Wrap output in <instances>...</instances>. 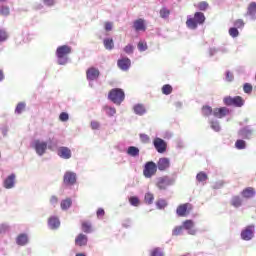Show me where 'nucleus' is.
<instances>
[{
	"instance_id": "obj_13",
	"label": "nucleus",
	"mask_w": 256,
	"mask_h": 256,
	"mask_svg": "<svg viewBox=\"0 0 256 256\" xmlns=\"http://www.w3.org/2000/svg\"><path fill=\"white\" fill-rule=\"evenodd\" d=\"M156 167L159 171H167L171 167V160L169 158L162 157L158 160Z\"/></svg>"
},
{
	"instance_id": "obj_53",
	"label": "nucleus",
	"mask_w": 256,
	"mask_h": 256,
	"mask_svg": "<svg viewBox=\"0 0 256 256\" xmlns=\"http://www.w3.org/2000/svg\"><path fill=\"white\" fill-rule=\"evenodd\" d=\"M7 41V33L5 31L0 30V43Z\"/></svg>"
},
{
	"instance_id": "obj_19",
	"label": "nucleus",
	"mask_w": 256,
	"mask_h": 256,
	"mask_svg": "<svg viewBox=\"0 0 256 256\" xmlns=\"http://www.w3.org/2000/svg\"><path fill=\"white\" fill-rule=\"evenodd\" d=\"M87 235L85 234H79L76 238H75V245H77L78 247H85V245H87Z\"/></svg>"
},
{
	"instance_id": "obj_58",
	"label": "nucleus",
	"mask_w": 256,
	"mask_h": 256,
	"mask_svg": "<svg viewBox=\"0 0 256 256\" xmlns=\"http://www.w3.org/2000/svg\"><path fill=\"white\" fill-rule=\"evenodd\" d=\"M50 203L51 205H57V203H59V198H57V196H52L50 198Z\"/></svg>"
},
{
	"instance_id": "obj_12",
	"label": "nucleus",
	"mask_w": 256,
	"mask_h": 256,
	"mask_svg": "<svg viewBox=\"0 0 256 256\" xmlns=\"http://www.w3.org/2000/svg\"><path fill=\"white\" fill-rule=\"evenodd\" d=\"M117 65L121 71H129L131 69V59L122 56L118 61Z\"/></svg>"
},
{
	"instance_id": "obj_63",
	"label": "nucleus",
	"mask_w": 256,
	"mask_h": 256,
	"mask_svg": "<svg viewBox=\"0 0 256 256\" xmlns=\"http://www.w3.org/2000/svg\"><path fill=\"white\" fill-rule=\"evenodd\" d=\"M75 256H87V255H85L84 253H78Z\"/></svg>"
},
{
	"instance_id": "obj_51",
	"label": "nucleus",
	"mask_w": 256,
	"mask_h": 256,
	"mask_svg": "<svg viewBox=\"0 0 256 256\" xmlns=\"http://www.w3.org/2000/svg\"><path fill=\"white\" fill-rule=\"evenodd\" d=\"M218 51H223V53H227V50L225 49L210 48L209 50L210 57H213V55H216Z\"/></svg>"
},
{
	"instance_id": "obj_18",
	"label": "nucleus",
	"mask_w": 256,
	"mask_h": 256,
	"mask_svg": "<svg viewBox=\"0 0 256 256\" xmlns=\"http://www.w3.org/2000/svg\"><path fill=\"white\" fill-rule=\"evenodd\" d=\"M58 155L62 159H71V149L67 147L58 148Z\"/></svg>"
},
{
	"instance_id": "obj_39",
	"label": "nucleus",
	"mask_w": 256,
	"mask_h": 256,
	"mask_svg": "<svg viewBox=\"0 0 256 256\" xmlns=\"http://www.w3.org/2000/svg\"><path fill=\"white\" fill-rule=\"evenodd\" d=\"M196 179H197V181H199V183H203L204 181H207V179H209V177L207 176V173L199 172L196 175Z\"/></svg>"
},
{
	"instance_id": "obj_33",
	"label": "nucleus",
	"mask_w": 256,
	"mask_h": 256,
	"mask_svg": "<svg viewBox=\"0 0 256 256\" xmlns=\"http://www.w3.org/2000/svg\"><path fill=\"white\" fill-rule=\"evenodd\" d=\"M144 201L147 203V205H152L153 201H155V196L153 193L148 192L145 194Z\"/></svg>"
},
{
	"instance_id": "obj_32",
	"label": "nucleus",
	"mask_w": 256,
	"mask_h": 256,
	"mask_svg": "<svg viewBox=\"0 0 256 256\" xmlns=\"http://www.w3.org/2000/svg\"><path fill=\"white\" fill-rule=\"evenodd\" d=\"M239 135L240 137H242V139H249L250 137L253 136V131L252 130H240L239 131Z\"/></svg>"
},
{
	"instance_id": "obj_22",
	"label": "nucleus",
	"mask_w": 256,
	"mask_h": 256,
	"mask_svg": "<svg viewBox=\"0 0 256 256\" xmlns=\"http://www.w3.org/2000/svg\"><path fill=\"white\" fill-rule=\"evenodd\" d=\"M48 225L50 229H59L61 222L59 221V218L52 216L48 219Z\"/></svg>"
},
{
	"instance_id": "obj_37",
	"label": "nucleus",
	"mask_w": 256,
	"mask_h": 256,
	"mask_svg": "<svg viewBox=\"0 0 256 256\" xmlns=\"http://www.w3.org/2000/svg\"><path fill=\"white\" fill-rule=\"evenodd\" d=\"M234 79H235V76L233 75V72L227 70L225 72V77H224V80L226 81V83H232Z\"/></svg>"
},
{
	"instance_id": "obj_45",
	"label": "nucleus",
	"mask_w": 256,
	"mask_h": 256,
	"mask_svg": "<svg viewBox=\"0 0 256 256\" xmlns=\"http://www.w3.org/2000/svg\"><path fill=\"white\" fill-rule=\"evenodd\" d=\"M59 120L62 121V123H67V121H69V113L67 112L60 113Z\"/></svg>"
},
{
	"instance_id": "obj_61",
	"label": "nucleus",
	"mask_w": 256,
	"mask_h": 256,
	"mask_svg": "<svg viewBox=\"0 0 256 256\" xmlns=\"http://www.w3.org/2000/svg\"><path fill=\"white\" fill-rule=\"evenodd\" d=\"M4 79H5V73L3 72V70H0V83L4 81Z\"/></svg>"
},
{
	"instance_id": "obj_26",
	"label": "nucleus",
	"mask_w": 256,
	"mask_h": 256,
	"mask_svg": "<svg viewBox=\"0 0 256 256\" xmlns=\"http://www.w3.org/2000/svg\"><path fill=\"white\" fill-rule=\"evenodd\" d=\"M230 205L238 209V207H241V205H243V199H241L239 196H233L231 198Z\"/></svg>"
},
{
	"instance_id": "obj_9",
	"label": "nucleus",
	"mask_w": 256,
	"mask_h": 256,
	"mask_svg": "<svg viewBox=\"0 0 256 256\" xmlns=\"http://www.w3.org/2000/svg\"><path fill=\"white\" fill-rule=\"evenodd\" d=\"M193 209V205L190 203H184L180 204L176 209V214L178 217H187L191 213V210Z\"/></svg>"
},
{
	"instance_id": "obj_56",
	"label": "nucleus",
	"mask_w": 256,
	"mask_h": 256,
	"mask_svg": "<svg viewBox=\"0 0 256 256\" xmlns=\"http://www.w3.org/2000/svg\"><path fill=\"white\" fill-rule=\"evenodd\" d=\"M140 139L142 143H149V137L147 136V134H140Z\"/></svg>"
},
{
	"instance_id": "obj_60",
	"label": "nucleus",
	"mask_w": 256,
	"mask_h": 256,
	"mask_svg": "<svg viewBox=\"0 0 256 256\" xmlns=\"http://www.w3.org/2000/svg\"><path fill=\"white\" fill-rule=\"evenodd\" d=\"M113 29V23L106 22L105 23V31H111Z\"/></svg>"
},
{
	"instance_id": "obj_20",
	"label": "nucleus",
	"mask_w": 256,
	"mask_h": 256,
	"mask_svg": "<svg viewBox=\"0 0 256 256\" xmlns=\"http://www.w3.org/2000/svg\"><path fill=\"white\" fill-rule=\"evenodd\" d=\"M4 187L5 189H13V187H15V174L9 175L4 180Z\"/></svg>"
},
{
	"instance_id": "obj_31",
	"label": "nucleus",
	"mask_w": 256,
	"mask_h": 256,
	"mask_svg": "<svg viewBox=\"0 0 256 256\" xmlns=\"http://www.w3.org/2000/svg\"><path fill=\"white\" fill-rule=\"evenodd\" d=\"M25 107H27V104H25V102H19L15 108V114L21 115V113L25 111Z\"/></svg>"
},
{
	"instance_id": "obj_59",
	"label": "nucleus",
	"mask_w": 256,
	"mask_h": 256,
	"mask_svg": "<svg viewBox=\"0 0 256 256\" xmlns=\"http://www.w3.org/2000/svg\"><path fill=\"white\" fill-rule=\"evenodd\" d=\"M97 217H104L105 216V210L103 208H99L96 212Z\"/></svg>"
},
{
	"instance_id": "obj_16",
	"label": "nucleus",
	"mask_w": 256,
	"mask_h": 256,
	"mask_svg": "<svg viewBox=\"0 0 256 256\" xmlns=\"http://www.w3.org/2000/svg\"><path fill=\"white\" fill-rule=\"evenodd\" d=\"M245 17H250V19H252V21H255V19H256V2H251L248 5Z\"/></svg>"
},
{
	"instance_id": "obj_6",
	"label": "nucleus",
	"mask_w": 256,
	"mask_h": 256,
	"mask_svg": "<svg viewBox=\"0 0 256 256\" xmlns=\"http://www.w3.org/2000/svg\"><path fill=\"white\" fill-rule=\"evenodd\" d=\"M156 174H157V164L153 161L146 162L143 169L144 177H146V179H151V177H153Z\"/></svg>"
},
{
	"instance_id": "obj_27",
	"label": "nucleus",
	"mask_w": 256,
	"mask_h": 256,
	"mask_svg": "<svg viewBox=\"0 0 256 256\" xmlns=\"http://www.w3.org/2000/svg\"><path fill=\"white\" fill-rule=\"evenodd\" d=\"M102 109L104 113L108 115V117H113L115 113H117V110L115 109V107H111L109 105H104Z\"/></svg>"
},
{
	"instance_id": "obj_25",
	"label": "nucleus",
	"mask_w": 256,
	"mask_h": 256,
	"mask_svg": "<svg viewBox=\"0 0 256 256\" xmlns=\"http://www.w3.org/2000/svg\"><path fill=\"white\" fill-rule=\"evenodd\" d=\"M133 27L135 31H145L146 29L145 22L143 21V19H138L134 21Z\"/></svg>"
},
{
	"instance_id": "obj_34",
	"label": "nucleus",
	"mask_w": 256,
	"mask_h": 256,
	"mask_svg": "<svg viewBox=\"0 0 256 256\" xmlns=\"http://www.w3.org/2000/svg\"><path fill=\"white\" fill-rule=\"evenodd\" d=\"M11 13V10L9 9L8 6H0V15H2V17H9Z\"/></svg>"
},
{
	"instance_id": "obj_57",
	"label": "nucleus",
	"mask_w": 256,
	"mask_h": 256,
	"mask_svg": "<svg viewBox=\"0 0 256 256\" xmlns=\"http://www.w3.org/2000/svg\"><path fill=\"white\" fill-rule=\"evenodd\" d=\"M91 127H92V129H99V127H101V125L99 124V122L98 121H95V120H93V121H91Z\"/></svg>"
},
{
	"instance_id": "obj_8",
	"label": "nucleus",
	"mask_w": 256,
	"mask_h": 256,
	"mask_svg": "<svg viewBox=\"0 0 256 256\" xmlns=\"http://www.w3.org/2000/svg\"><path fill=\"white\" fill-rule=\"evenodd\" d=\"M99 69L95 68V67H91L88 68L86 71V79L87 81H89V86L93 87V84L91 83V81H97L99 79Z\"/></svg>"
},
{
	"instance_id": "obj_48",
	"label": "nucleus",
	"mask_w": 256,
	"mask_h": 256,
	"mask_svg": "<svg viewBox=\"0 0 256 256\" xmlns=\"http://www.w3.org/2000/svg\"><path fill=\"white\" fill-rule=\"evenodd\" d=\"M209 123H210L211 129H219L220 128L219 120H217V119H211V120H209Z\"/></svg>"
},
{
	"instance_id": "obj_43",
	"label": "nucleus",
	"mask_w": 256,
	"mask_h": 256,
	"mask_svg": "<svg viewBox=\"0 0 256 256\" xmlns=\"http://www.w3.org/2000/svg\"><path fill=\"white\" fill-rule=\"evenodd\" d=\"M229 35L235 39V37H239V30L236 27H232L229 29Z\"/></svg>"
},
{
	"instance_id": "obj_52",
	"label": "nucleus",
	"mask_w": 256,
	"mask_h": 256,
	"mask_svg": "<svg viewBox=\"0 0 256 256\" xmlns=\"http://www.w3.org/2000/svg\"><path fill=\"white\" fill-rule=\"evenodd\" d=\"M234 26L237 28V29H241L242 27H245V22H243L242 19H238L234 22Z\"/></svg>"
},
{
	"instance_id": "obj_4",
	"label": "nucleus",
	"mask_w": 256,
	"mask_h": 256,
	"mask_svg": "<svg viewBox=\"0 0 256 256\" xmlns=\"http://www.w3.org/2000/svg\"><path fill=\"white\" fill-rule=\"evenodd\" d=\"M108 99L115 105H120L122 101H125V92L121 88H114L109 92Z\"/></svg>"
},
{
	"instance_id": "obj_30",
	"label": "nucleus",
	"mask_w": 256,
	"mask_h": 256,
	"mask_svg": "<svg viewBox=\"0 0 256 256\" xmlns=\"http://www.w3.org/2000/svg\"><path fill=\"white\" fill-rule=\"evenodd\" d=\"M159 15H160L161 19H167L169 17V15H171V10H169V8L163 6L159 11Z\"/></svg>"
},
{
	"instance_id": "obj_28",
	"label": "nucleus",
	"mask_w": 256,
	"mask_h": 256,
	"mask_svg": "<svg viewBox=\"0 0 256 256\" xmlns=\"http://www.w3.org/2000/svg\"><path fill=\"white\" fill-rule=\"evenodd\" d=\"M103 43H104V47H105V49H107V51H112V49L115 47L113 38H105Z\"/></svg>"
},
{
	"instance_id": "obj_44",
	"label": "nucleus",
	"mask_w": 256,
	"mask_h": 256,
	"mask_svg": "<svg viewBox=\"0 0 256 256\" xmlns=\"http://www.w3.org/2000/svg\"><path fill=\"white\" fill-rule=\"evenodd\" d=\"M134 51L135 47H133L132 44H128L124 47V52H126L127 55H133Z\"/></svg>"
},
{
	"instance_id": "obj_50",
	"label": "nucleus",
	"mask_w": 256,
	"mask_h": 256,
	"mask_svg": "<svg viewBox=\"0 0 256 256\" xmlns=\"http://www.w3.org/2000/svg\"><path fill=\"white\" fill-rule=\"evenodd\" d=\"M156 207L158 209H165V207H167V201L160 199L156 202Z\"/></svg>"
},
{
	"instance_id": "obj_21",
	"label": "nucleus",
	"mask_w": 256,
	"mask_h": 256,
	"mask_svg": "<svg viewBox=\"0 0 256 256\" xmlns=\"http://www.w3.org/2000/svg\"><path fill=\"white\" fill-rule=\"evenodd\" d=\"M241 195L244 199H252V197H255V188L247 187L242 190Z\"/></svg>"
},
{
	"instance_id": "obj_38",
	"label": "nucleus",
	"mask_w": 256,
	"mask_h": 256,
	"mask_svg": "<svg viewBox=\"0 0 256 256\" xmlns=\"http://www.w3.org/2000/svg\"><path fill=\"white\" fill-rule=\"evenodd\" d=\"M128 155H131V157H137L139 155V148L130 146L127 151Z\"/></svg>"
},
{
	"instance_id": "obj_7",
	"label": "nucleus",
	"mask_w": 256,
	"mask_h": 256,
	"mask_svg": "<svg viewBox=\"0 0 256 256\" xmlns=\"http://www.w3.org/2000/svg\"><path fill=\"white\" fill-rule=\"evenodd\" d=\"M174 180L169 178V176H163L158 178L156 182V187L160 189V191H165L167 187H170V185H173Z\"/></svg>"
},
{
	"instance_id": "obj_40",
	"label": "nucleus",
	"mask_w": 256,
	"mask_h": 256,
	"mask_svg": "<svg viewBox=\"0 0 256 256\" xmlns=\"http://www.w3.org/2000/svg\"><path fill=\"white\" fill-rule=\"evenodd\" d=\"M183 226H176L173 230H172V235L174 237H177L179 235H183Z\"/></svg>"
},
{
	"instance_id": "obj_15",
	"label": "nucleus",
	"mask_w": 256,
	"mask_h": 256,
	"mask_svg": "<svg viewBox=\"0 0 256 256\" xmlns=\"http://www.w3.org/2000/svg\"><path fill=\"white\" fill-rule=\"evenodd\" d=\"M154 147L158 153H165L167 151V143L161 138L154 139Z\"/></svg>"
},
{
	"instance_id": "obj_36",
	"label": "nucleus",
	"mask_w": 256,
	"mask_h": 256,
	"mask_svg": "<svg viewBox=\"0 0 256 256\" xmlns=\"http://www.w3.org/2000/svg\"><path fill=\"white\" fill-rule=\"evenodd\" d=\"M129 203L130 205H132L133 207H139V205L141 204V201L139 200V197L137 196H131L129 198Z\"/></svg>"
},
{
	"instance_id": "obj_24",
	"label": "nucleus",
	"mask_w": 256,
	"mask_h": 256,
	"mask_svg": "<svg viewBox=\"0 0 256 256\" xmlns=\"http://www.w3.org/2000/svg\"><path fill=\"white\" fill-rule=\"evenodd\" d=\"M16 243L20 246L27 245L29 243V237L27 236V234H20L16 238Z\"/></svg>"
},
{
	"instance_id": "obj_1",
	"label": "nucleus",
	"mask_w": 256,
	"mask_h": 256,
	"mask_svg": "<svg viewBox=\"0 0 256 256\" xmlns=\"http://www.w3.org/2000/svg\"><path fill=\"white\" fill-rule=\"evenodd\" d=\"M201 113L203 117H210L213 115L216 119H225V117L231 115V109L227 108V106L213 109L209 105H204L201 109Z\"/></svg>"
},
{
	"instance_id": "obj_46",
	"label": "nucleus",
	"mask_w": 256,
	"mask_h": 256,
	"mask_svg": "<svg viewBox=\"0 0 256 256\" xmlns=\"http://www.w3.org/2000/svg\"><path fill=\"white\" fill-rule=\"evenodd\" d=\"M82 231H84V233H91V223L83 222L82 223Z\"/></svg>"
},
{
	"instance_id": "obj_23",
	"label": "nucleus",
	"mask_w": 256,
	"mask_h": 256,
	"mask_svg": "<svg viewBox=\"0 0 256 256\" xmlns=\"http://www.w3.org/2000/svg\"><path fill=\"white\" fill-rule=\"evenodd\" d=\"M133 111L135 115H139L140 117L145 115V113H147V110L145 109V106L143 104L134 105Z\"/></svg>"
},
{
	"instance_id": "obj_55",
	"label": "nucleus",
	"mask_w": 256,
	"mask_h": 256,
	"mask_svg": "<svg viewBox=\"0 0 256 256\" xmlns=\"http://www.w3.org/2000/svg\"><path fill=\"white\" fill-rule=\"evenodd\" d=\"M43 3L46 7H53L55 5V0H43Z\"/></svg>"
},
{
	"instance_id": "obj_2",
	"label": "nucleus",
	"mask_w": 256,
	"mask_h": 256,
	"mask_svg": "<svg viewBox=\"0 0 256 256\" xmlns=\"http://www.w3.org/2000/svg\"><path fill=\"white\" fill-rule=\"evenodd\" d=\"M72 48L69 45H62L56 49V57L58 65H67L69 63V55H71Z\"/></svg>"
},
{
	"instance_id": "obj_14",
	"label": "nucleus",
	"mask_w": 256,
	"mask_h": 256,
	"mask_svg": "<svg viewBox=\"0 0 256 256\" xmlns=\"http://www.w3.org/2000/svg\"><path fill=\"white\" fill-rule=\"evenodd\" d=\"M34 149L37 155H45V151H47V142H42L40 140H36L34 142Z\"/></svg>"
},
{
	"instance_id": "obj_54",
	"label": "nucleus",
	"mask_w": 256,
	"mask_h": 256,
	"mask_svg": "<svg viewBox=\"0 0 256 256\" xmlns=\"http://www.w3.org/2000/svg\"><path fill=\"white\" fill-rule=\"evenodd\" d=\"M151 256H163V252H161V249L155 248L151 252Z\"/></svg>"
},
{
	"instance_id": "obj_42",
	"label": "nucleus",
	"mask_w": 256,
	"mask_h": 256,
	"mask_svg": "<svg viewBox=\"0 0 256 256\" xmlns=\"http://www.w3.org/2000/svg\"><path fill=\"white\" fill-rule=\"evenodd\" d=\"M197 8L199 9V11H207V9H209V3L202 1L198 3Z\"/></svg>"
},
{
	"instance_id": "obj_17",
	"label": "nucleus",
	"mask_w": 256,
	"mask_h": 256,
	"mask_svg": "<svg viewBox=\"0 0 256 256\" xmlns=\"http://www.w3.org/2000/svg\"><path fill=\"white\" fill-rule=\"evenodd\" d=\"M182 227L188 231L189 235H195L197 233V231L193 229V227H195L193 220H185Z\"/></svg>"
},
{
	"instance_id": "obj_49",
	"label": "nucleus",
	"mask_w": 256,
	"mask_h": 256,
	"mask_svg": "<svg viewBox=\"0 0 256 256\" xmlns=\"http://www.w3.org/2000/svg\"><path fill=\"white\" fill-rule=\"evenodd\" d=\"M235 147L236 149H245V147H247V144L245 143L244 140H237L235 143Z\"/></svg>"
},
{
	"instance_id": "obj_3",
	"label": "nucleus",
	"mask_w": 256,
	"mask_h": 256,
	"mask_svg": "<svg viewBox=\"0 0 256 256\" xmlns=\"http://www.w3.org/2000/svg\"><path fill=\"white\" fill-rule=\"evenodd\" d=\"M205 19V14H203V12H196L194 17L188 16L186 27L195 31L199 25H203V23H205Z\"/></svg>"
},
{
	"instance_id": "obj_62",
	"label": "nucleus",
	"mask_w": 256,
	"mask_h": 256,
	"mask_svg": "<svg viewBox=\"0 0 256 256\" xmlns=\"http://www.w3.org/2000/svg\"><path fill=\"white\" fill-rule=\"evenodd\" d=\"M245 125H247L249 123V118H246L244 119V122H243Z\"/></svg>"
},
{
	"instance_id": "obj_64",
	"label": "nucleus",
	"mask_w": 256,
	"mask_h": 256,
	"mask_svg": "<svg viewBox=\"0 0 256 256\" xmlns=\"http://www.w3.org/2000/svg\"><path fill=\"white\" fill-rule=\"evenodd\" d=\"M5 1H7V0H0V3H5Z\"/></svg>"
},
{
	"instance_id": "obj_5",
	"label": "nucleus",
	"mask_w": 256,
	"mask_h": 256,
	"mask_svg": "<svg viewBox=\"0 0 256 256\" xmlns=\"http://www.w3.org/2000/svg\"><path fill=\"white\" fill-rule=\"evenodd\" d=\"M223 103L226 107H238L241 108L245 105V100L241 96H226L223 98Z\"/></svg>"
},
{
	"instance_id": "obj_47",
	"label": "nucleus",
	"mask_w": 256,
	"mask_h": 256,
	"mask_svg": "<svg viewBox=\"0 0 256 256\" xmlns=\"http://www.w3.org/2000/svg\"><path fill=\"white\" fill-rule=\"evenodd\" d=\"M147 49H148L147 42L140 41L138 43V51L143 53V51H147Z\"/></svg>"
},
{
	"instance_id": "obj_41",
	"label": "nucleus",
	"mask_w": 256,
	"mask_h": 256,
	"mask_svg": "<svg viewBox=\"0 0 256 256\" xmlns=\"http://www.w3.org/2000/svg\"><path fill=\"white\" fill-rule=\"evenodd\" d=\"M243 91L247 95H251V93H253V85H251L250 83H245L243 86Z\"/></svg>"
},
{
	"instance_id": "obj_10",
	"label": "nucleus",
	"mask_w": 256,
	"mask_h": 256,
	"mask_svg": "<svg viewBox=\"0 0 256 256\" xmlns=\"http://www.w3.org/2000/svg\"><path fill=\"white\" fill-rule=\"evenodd\" d=\"M63 183L67 187H71L77 183V174L75 172L67 171L63 177Z\"/></svg>"
},
{
	"instance_id": "obj_11",
	"label": "nucleus",
	"mask_w": 256,
	"mask_h": 256,
	"mask_svg": "<svg viewBox=\"0 0 256 256\" xmlns=\"http://www.w3.org/2000/svg\"><path fill=\"white\" fill-rule=\"evenodd\" d=\"M255 235V226L249 225L244 230L241 231V239L243 241H251Z\"/></svg>"
},
{
	"instance_id": "obj_29",
	"label": "nucleus",
	"mask_w": 256,
	"mask_h": 256,
	"mask_svg": "<svg viewBox=\"0 0 256 256\" xmlns=\"http://www.w3.org/2000/svg\"><path fill=\"white\" fill-rule=\"evenodd\" d=\"M71 205H73V201L71 200V198H66L61 201L60 207L63 211H67V209H69Z\"/></svg>"
},
{
	"instance_id": "obj_35",
	"label": "nucleus",
	"mask_w": 256,
	"mask_h": 256,
	"mask_svg": "<svg viewBox=\"0 0 256 256\" xmlns=\"http://www.w3.org/2000/svg\"><path fill=\"white\" fill-rule=\"evenodd\" d=\"M162 93L163 95H171V93H173V86L169 84H165L162 87Z\"/></svg>"
}]
</instances>
